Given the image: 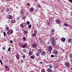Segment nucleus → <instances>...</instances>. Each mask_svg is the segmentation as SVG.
<instances>
[{
    "label": "nucleus",
    "instance_id": "nucleus-10",
    "mask_svg": "<svg viewBox=\"0 0 72 72\" xmlns=\"http://www.w3.org/2000/svg\"><path fill=\"white\" fill-rule=\"evenodd\" d=\"M61 40L62 42H64L66 41V38L64 37H62L61 38Z\"/></svg>",
    "mask_w": 72,
    "mask_h": 72
},
{
    "label": "nucleus",
    "instance_id": "nucleus-64",
    "mask_svg": "<svg viewBox=\"0 0 72 72\" xmlns=\"http://www.w3.org/2000/svg\"><path fill=\"white\" fill-rule=\"evenodd\" d=\"M71 70H72V67L71 68Z\"/></svg>",
    "mask_w": 72,
    "mask_h": 72
},
{
    "label": "nucleus",
    "instance_id": "nucleus-1",
    "mask_svg": "<svg viewBox=\"0 0 72 72\" xmlns=\"http://www.w3.org/2000/svg\"><path fill=\"white\" fill-rule=\"evenodd\" d=\"M48 51H49V53H51V50H53V46L50 45L48 47Z\"/></svg>",
    "mask_w": 72,
    "mask_h": 72
},
{
    "label": "nucleus",
    "instance_id": "nucleus-4",
    "mask_svg": "<svg viewBox=\"0 0 72 72\" xmlns=\"http://www.w3.org/2000/svg\"><path fill=\"white\" fill-rule=\"evenodd\" d=\"M65 64L67 67H68V68L70 66V65H71L70 63L68 62H65Z\"/></svg>",
    "mask_w": 72,
    "mask_h": 72
},
{
    "label": "nucleus",
    "instance_id": "nucleus-33",
    "mask_svg": "<svg viewBox=\"0 0 72 72\" xmlns=\"http://www.w3.org/2000/svg\"><path fill=\"white\" fill-rule=\"evenodd\" d=\"M3 34L4 35V36L5 37L6 36V33L5 32H3Z\"/></svg>",
    "mask_w": 72,
    "mask_h": 72
},
{
    "label": "nucleus",
    "instance_id": "nucleus-27",
    "mask_svg": "<svg viewBox=\"0 0 72 72\" xmlns=\"http://www.w3.org/2000/svg\"><path fill=\"white\" fill-rule=\"evenodd\" d=\"M29 54L30 55H32V52L31 51L29 52Z\"/></svg>",
    "mask_w": 72,
    "mask_h": 72
},
{
    "label": "nucleus",
    "instance_id": "nucleus-31",
    "mask_svg": "<svg viewBox=\"0 0 72 72\" xmlns=\"http://www.w3.org/2000/svg\"><path fill=\"white\" fill-rule=\"evenodd\" d=\"M11 32H10V34H12L13 32V30L10 29Z\"/></svg>",
    "mask_w": 72,
    "mask_h": 72
},
{
    "label": "nucleus",
    "instance_id": "nucleus-54",
    "mask_svg": "<svg viewBox=\"0 0 72 72\" xmlns=\"http://www.w3.org/2000/svg\"><path fill=\"white\" fill-rule=\"evenodd\" d=\"M25 57L26 56H25V55H23V58H25Z\"/></svg>",
    "mask_w": 72,
    "mask_h": 72
},
{
    "label": "nucleus",
    "instance_id": "nucleus-45",
    "mask_svg": "<svg viewBox=\"0 0 72 72\" xmlns=\"http://www.w3.org/2000/svg\"><path fill=\"white\" fill-rule=\"evenodd\" d=\"M38 6L39 8H41V6L40 5V4H38Z\"/></svg>",
    "mask_w": 72,
    "mask_h": 72
},
{
    "label": "nucleus",
    "instance_id": "nucleus-53",
    "mask_svg": "<svg viewBox=\"0 0 72 72\" xmlns=\"http://www.w3.org/2000/svg\"><path fill=\"white\" fill-rule=\"evenodd\" d=\"M19 19V17H18L17 18V20H18Z\"/></svg>",
    "mask_w": 72,
    "mask_h": 72
},
{
    "label": "nucleus",
    "instance_id": "nucleus-63",
    "mask_svg": "<svg viewBox=\"0 0 72 72\" xmlns=\"http://www.w3.org/2000/svg\"><path fill=\"white\" fill-rule=\"evenodd\" d=\"M40 42H42H42H41V41H40Z\"/></svg>",
    "mask_w": 72,
    "mask_h": 72
},
{
    "label": "nucleus",
    "instance_id": "nucleus-30",
    "mask_svg": "<svg viewBox=\"0 0 72 72\" xmlns=\"http://www.w3.org/2000/svg\"><path fill=\"white\" fill-rule=\"evenodd\" d=\"M35 36H36V33H34L33 34L32 36L33 37H35Z\"/></svg>",
    "mask_w": 72,
    "mask_h": 72
},
{
    "label": "nucleus",
    "instance_id": "nucleus-18",
    "mask_svg": "<svg viewBox=\"0 0 72 72\" xmlns=\"http://www.w3.org/2000/svg\"><path fill=\"white\" fill-rule=\"evenodd\" d=\"M56 22L57 23H60V21L59 19H57L56 20Z\"/></svg>",
    "mask_w": 72,
    "mask_h": 72
},
{
    "label": "nucleus",
    "instance_id": "nucleus-61",
    "mask_svg": "<svg viewBox=\"0 0 72 72\" xmlns=\"http://www.w3.org/2000/svg\"><path fill=\"white\" fill-rule=\"evenodd\" d=\"M30 9H33V8H30Z\"/></svg>",
    "mask_w": 72,
    "mask_h": 72
},
{
    "label": "nucleus",
    "instance_id": "nucleus-44",
    "mask_svg": "<svg viewBox=\"0 0 72 72\" xmlns=\"http://www.w3.org/2000/svg\"><path fill=\"white\" fill-rule=\"evenodd\" d=\"M10 48L9 47L8 49V51H10Z\"/></svg>",
    "mask_w": 72,
    "mask_h": 72
},
{
    "label": "nucleus",
    "instance_id": "nucleus-8",
    "mask_svg": "<svg viewBox=\"0 0 72 72\" xmlns=\"http://www.w3.org/2000/svg\"><path fill=\"white\" fill-rule=\"evenodd\" d=\"M46 54V52L45 51H43L41 52V55L43 56H45V55Z\"/></svg>",
    "mask_w": 72,
    "mask_h": 72
},
{
    "label": "nucleus",
    "instance_id": "nucleus-57",
    "mask_svg": "<svg viewBox=\"0 0 72 72\" xmlns=\"http://www.w3.org/2000/svg\"><path fill=\"white\" fill-rule=\"evenodd\" d=\"M49 20L50 21H51V19H50V18H49Z\"/></svg>",
    "mask_w": 72,
    "mask_h": 72
},
{
    "label": "nucleus",
    "instance_id": "nucleus-15",
    "mask_svg": "<svg viewBox=\"0 0 72 72\" xmlns=\"http://www.w3.org/2000/svg\"><path fill=\"white\" fill-rule=\"evenodd\" d=\"M32 59H35V55H32L30 57Z\"/></svg>",
    "mask_w": 72,
    "mask_h": 72
},
{
    "label": "nucleus",
    "instance_id": "nucleus-32",
    "mask_svg": "<svg viewBox=\"0 0 72 72\" xmlns=\"http://www.w3.org/2000/svg\"><path fill=\"white\" fill-rule=\"evenodd\" d=\"M6 30L7 31L9 30V28L8 27H7V26H6Z\"/></svg>",
    "mask_w": 72,
    "mask_h": 72
},
{
    "label": "nucleus",
    "instance_id": "nucleus-20",
    "mask_svg": "<svg viewBox=\"0 0 72 72\" xmlns=\"http://www.w3.org/2000/svg\"><path fill=\"white\" fill-rule=\"evenodd\" d=\"M24 33L26 34V35H27V33H28V32L27 30H25L24 32Z\"/></svg>",
    "mask_w": 72,
    "mask_h": 72
},
{
    "label": "nucleus",
    "instance_id": "nucleus-58",
    "mask_svg": "<svg viewBox=\"0 0 72 72\" xmlns=\"http://www.w3.org/2000/svg\"><path fill=\"white\" fill-rule=\"evenodd\" d=\"M4 56H3V55H2V56H1V57L2 58H4Z\"/></svg>",
    "mask_w": 72,
    "mask_h": 72
},
{
    "label": "nucleus",
    "instance_id": "nucleus-34",
    "mask_svg": "<svg viewBox=\"0 0 72 72\" xmlns=\"http://www.w3.org/2000/svg\"><path fill=\"white\" fill-rule=\"evenodd\" d=\"M28 26V28H31V27L32 26V25H31V24H30L29 26Z\"/></svg>",
    "mask_w": 72,
    "mask_h": 72
},
{
    "label": "nucleus",
    "instance_id": "nucleus-17",
    "mask_svg": "<svg viewBox=\"0 0 72 72\" xmlns=\"http://www.w3.org/2000/svg\"><path fill=\"white\" fill-rule=\"evenodd\" d=\"M16 22L14 20H11V23H15Z\"/></svg>",
    "mask_w": 72,
    "mask_h": 72
},
{
    "label": "nucleus",
    "instance_id": "nucleus-35",
    "mask_svg": "<svg viewBox=\"0 0 72 72\" xmlns=\"http://www.w3.org/2000/svg\"><path fill=\"white\" fill-rule=\"evenodd\" d=\"M23 19H26V16H24V17H22Z\"/></svg>",
    "mask_w": 72,
    "mask_h": 72
},
{
    "label": "nucleus",
    "instance_id": "nucleus-40",
    "mask_svg": "<svg viewBox=\"0 0 72 72\" xmlns=\"http://www.w3.org/2000/svg\"><path fill=\"white\" fill-rule=\"evenodd\" d=\"M47 26H49V25H50V22H48L47 23H46Z\"/></svg>",
    "mask_w": 72,
    "mask_h": 72
},
{
    "label": "nucleus",
    "instance_id": "nucleus-37",
    "mask_svg": "<svg viewBox=\"0 0 72 72\" xmlns=\"http://www.w3.org/2000/svg\"><path fill=\"white\" fill-rule=\"evenodd\" d=\"M5 49H6V48L5 47H3L2 48V49H3V50H4Z\"/></svg>",
    "mask_w": 72,
    "mask_h": 72
},
{
    "label": "nucleus",
    "instance_id": "nucleus-41",
    "mask_svg": "<svg viewBox=\"0 0 72 72\" xmlns=\"http://www.w3.org/2000/svg\"><path fill=\"white\" fill-rule=\"evenodd\" d=\"M26 24H30V22L29 21H27L26 22Z\"/></svg>",
    "mask_w": 72,
    "mask_h": 72
},
{
    "label": "nucleus",
    "instance_id": "nucleus-9",
    "mask_svg": "<svg viewBox=\"0 0 72 72\" xmlns=\"http://www.w3.org/2000/svg\"><path fill=\"white\" fill-rule=\"evenodd\" d=\"M7 33L8 36H9L10 35V29H9L8 30V31H7Z\"/></svg>",
    "mask_w": 72,
    "mask_h": 72
},
{
    "label": "nucleus",
    "instance_id": "nucleus-46",
    "mask_svg": "<svg viewBox=\"0 0 72 72\" xmlns=\"http://www.w3.org/2000/svg\"><path fill=\"white\" fill-rule=\"evenodd\" d=\"M25 61V60L24 59H22V62H24Z\"/></svg>",
    "mask_w": 72,
    "mask_h": 72
},
{
    "label": "nucleus",
    "instance_id": "nucleus-59",
    "mask_svg": "<svg viewBox=\"0 0 72 72\" xmlns=\"http://www.w3.org/2000/svg\"><path fill=\"white\" fill-rule=\"evenodd\" d=\"M6 61L7 62V63H8V60H6Z\"/></svg>",
    "mask_w": 72,
    "mask_h": 72
},
{
    "label": "nucleus",
    "instance_id": "nucleus-25",
    "mask_svg": "<svg viewBox=\"0 0 72 72\" xmlns=\"http://www.w3.org/2000/svg\"><path fill=\"white\" fill-rule=\"evenodd\" d=\"M69 57H70V58L71 59L72 58V54L71 53L70 55H69Z\"/></svg>",
    "mask_w": 72,
    "mask_h": 72
},
{
    "label": "nucleus",
    "instance_id": "nucleus-36",
    "mask_svg": "<svg viewBox=\"0 0 72 72\" xmlns=\"http://www.w3.org/2000/svg\"><path fill=\"white\" fill-rule=\"evenodd\" d=\"M41 72H45V69H42L41 70Z\"/></svg>",
    "mask_w": 72,
    "mask_h": 72
},
{
    "label": "nucleus",
    "instance_id": "nucleus-52",
    "mask_svg": "<svg viewBox=\"0 0 72 72\" xmlns=\"http://www.w3.org/2000/svg\"><path fill=\"white\" fill-rule=\"evenodd\" d=\"M39 63H40V64H42V62L41 61H40L39 62Z\"/></svg>",
    "mask_w": 72,
    "mask_h": 72
},
{
    "label": "nucleus",
    "instance_id": "nucleus-21",
    "mask_svg": "<svg viewBox=\"0 0 72 72\" xmlns=\"http://www.w3.org/2000/svg\"><path fill=\"white\" fill-rule=\"evenodd\" d=\"M52 42H55V39H54V37H53L51 39Z\"/></svg>",
    "mask_w": 72,
    "mask_h": 72
},
{
    "label": "nucleus",
    "instance_id": "nucleus-51",
    "mask_svg": "<svg viewBox=\"0 0 72 72\" xmlns=\"http://www.w3.org/2000/svg\"><path fill=\"white\" fill-rule=\"evenodd\" d=\"M27 5H28V6H30V4L29 3H28Z\"/></svg>",
    "mask_w": 72,
    "mask_h": 72
},
{
    "label": "nucleus",
    "instance_id": "nucleus-24",
    "mask_svg": "<svg viewBox=\"0 0 72 72\" xmlns=\"http://www.w3.org/2000/svg\"><path fill=\"white\" fill-rule=\"evenodd\" d=\"M53 66L52 65H49V67L50 68H52L53 67Z\"/></svg>",
    "mask_w": 72,
    "mask_h": 72
},
{
    "label": "nucleus",
    "instance_id": "nucleus-39",
    "mask_svg": "<svg viewBox=\"0 0 72 72\" xmlns=\"http://www.w3.org/2000/svg\"><path fill=\"white\" fill-rule=\"evenodd\" d=\"M51 58H54V57H55V56H54V55H51Z\"/></svg>",
    "mask_w": 72,
    "mask_h": 72
},
{
    "label": "nucleus",
    "instance_id": "nucleus-2",
    "mask_svg": "<svg viewBox=\"0 0 72 72\" xmlns=\"http://www.w3.org/2000/svg\"><path fill=\"white\" fill-rule=\"evenodd\" d=\"M24 9H21L20 10V12L21 15L23 16L24 15V12L23 11Z\"/></svg>",
    "mask_w": 72,
    "mask_h": 72
},
{
    "label": "nucleus",
    "instance_id": "nucleus-14",
    "mask_svg": "<svg viewBox=\"0 0 72 72\" xmlns=\"http://www.w3.org/2000/svg\"><path fill=\"white\" fill-rule=\"evenodd\" d=\"M72 41V39H69L68 40V42L69 43H71Z\"/></svg>",
    "mask_w": 72,
    "mask_h": 72
},
{
    "label": "nucleus",
    "instance_id": "nucleus-60",
    "mask_svg": "<svg viewBox=\"0 0 72 72\" xmlns=\"http://www.w3.org/2000/svg\"><path fill=\"white\" fill-rule=\"evenodd\" d=\"M71 58V63H72V58Z\"/></svg>",
    "mask_w": 72,
    "mask_h": 72
},
{
    "label": "nucleus",
    "instance_id": "nucleus-29",
    "mask_svg": "<svg viewBox=\"0 0 72 72\" xmlns=\"http://www.w3.org/2000/svg\"><path fill=\"white\" fill-rule=\"evenodd\" d=\"M34 32L35 33H37V30H36V29H34Z\"/></svg>",
    "mask_w": 72,
    "mask_h": 72
},
{
    "label": "nucleus",
    "instance_id": "nucleus-12",
    "mask_svg": "<svg viewBox=\"0 0 72 72\" xmlns=\"http://www.w3.org/2000/svg\"><path fill=\"white\" fill-rule=\"evenodd\" d=\"M37 53H39L40 54V53H42V51L41 50H40V49H38L37 50Z\"/></svg>",
    "mask_w": 72,
    "mask_h": 72
},
{
    "label": "nucleus",
    "instance_id": "nucleus-28",
    "mask_svg": "<svg viewBox=\"0 0 72 72\" xmlns=\"http://www.w3.org/2000/svg\"><path fill=\"white\" fill-rule=\"evenodd\" d=\"M16 57L17 59H19V58H20L19 55H17Z\"/></svg>",
    "mask_w": 72,
    "mask_h": 72
},
{
    "label": "nucleus",
    "instance_id": "nucleus-38",
    "mask_svg": "<svg viewBox=\"0 0 72 72\" xmlns=\"http://www.w3.org/2000/svg\"><path fill=\"white\" fill-rule=\"evenodd\" d=\"M0 62L2 65H3V62L1 60H0Z\"/></svg>",
    "mask_w": 72,
    "mask_h": 72
},
{
    "label": "nucleus",
    "instance_id": "nucleus-23",
    "mask_svg": "<svg viewBox=\"0 0 72 72\" xmlns=\"http://www.w3.org/2000/svg\"><path fill=\"white\" fill-rule=\"evenodd\" d=\"M64 24L65 26H66V27H68V24L67 23H64Z\"/></svg>",
    "mask_w": 72,
    "mask_h": 72
},
{
    "label": "nucleus",
    "instance_id": "nucleus-48",
    "mask_svg": "<svg viewBox=\"0 0 72 72\" xmlns=\"http://www.w3.org/2000/svg\"><path fill=\"white\" fill-rule=\"evenodd\" d=\"M9 10V9H6V12H8Z\"/></svg>",
    "mask_w": 72,
    "mask_h": 72
},
{
    "label": "nucleus",
    "instance_id": "nucleus-7",
    "mask_svg": "<svg viewBox=\"0 0 72 72\" xmlns=\"http://www.w3.org/2000/svg\"><path fill=\"white\" fill-rule=\"evenodd\" d=\"M27 44V43H25L24 44L22 45V46L21 47V48L22 47V48H24H24H27V45H26V44Z\"/></svg>",
    "mask_w": 72,
    "mask_h": 72
},
{
    "label": "nucleus",
    "instance_id": "nucleus-5",
    "mask_svg": "<svg viewBox=\"0 0 72 72\" xmlns=\"http://www.w3.org/2000/svg\"><path fill=\"white\" fill-rule=\"evenodd\" d=\"M24 25L23 26V24H20V26L21 28H24V27H26V26H27V24H26V23H25L24 24Z\"/></svg>",
    "mask_w": 72,
    "mask_h": 72
},
{
    "label": "nucleus",
    "instance_id": "nucleus-55",
    "mask_svg": "<svg viewBox=\"0 0 72 72\" xmlns=\"http://www.w3.org/2000/svg\"><path fill=\"white\" fill-rule=\"evenodd\" d=\"M47 45H49V42H47Z\"/></svg>",
    "mask_w": 72,
    "mask_h": 72
},
{
    "label": "nucleus",
    "instance_id": "nucleus-62",
    "mask_svg": "<svg viewBox=\"0 0 72 72\" xmlns=\"http://www.w3.org/2000/svg\"><path fill=\"white\" fill-rule=\"evenodd\" d=\"M16 8H17V9H18V7H16Z\"/></svg>",
    "mask_w": 72,
    "mask_h": 72
},
{
    "label": "nucleus",
    "instance_id": "nucleus-50",
    "mask_svg": "<svg viewBox=\"0 0 72 72\" xmlns=\"http://www.w3.org/2000/svg\"><path fill=\"white\" fill-rule=\"evenodd\" d=\"M10 43L12 44V43H13V41H12V40H10Z\"/></svg>",
    "mask_w": 72,
    "mask_h": 72
},
{
    "label": "nucleus",
    "instance_id": "nucleus-42",
    "mask_svg": "<svg viewBox=\"0 0 72 72\" xmlns=\"http://www.w3.org/2000/svg\"><path fill=\"white\" fill-rule=\"evenodd\" d=\"M30 12H33V11L34 10V9H30Z\"/></svg>",
    "mask_w": 72,
    "mask_h": 72
},
{
    "label": "nucleus",
    "instance_id": "nucleus-19",
    "mask_svg": "<svg viewBox=\"0 0 72 72\" xmlns=\"http://www.w3.org/2000/svg\"><path fill=\"white\" fill-rule=\"evenodd\" d=\"M4 67L6 69H8V68H9V66H6L5 65H4Z\"/></svg>",
    "mask_w": 72,
    "mask_h": 72
},
{
    "label": "nucleus",
    "instance_id": "nucleus-49",
    "mask_svg": "<svg viewBox=\"0 0 72 72\" xmlns=\"http://www.w3.org/2000/svg\"><path fill=\"white\" fill-rule=\"evenodd\" d=\"M54 47H55V48H57L58 47V46L57 45V44H56L55 45V46H54Z\"/></svg>",
    "mask_w": 72,
    "mask_h": 72
},
{
    "label": "nucleus",
    "instance_id": "nucleus-22",
    "mask_svg": "<svg viewBox=\"0 0 72 72\" xmlns=\"http://www.w3.org/2000/svg\"><path fill=\"white\" fill-rule=\"evenodd\" d=\"M36 55L37 57H39V55H40V53L38 52H37Z\"/></svg>",
    "mask_w": 72,
    "mask_h": 72
},
{
    "label": "nucleus",
    "instance_id": "nucleus-16",
    "mask_svg": "<svg viewBox=\"0 0 72 72\" xmlns=\"http://www.w3.org/2000/svg\"><path fill=\"white\" fill-rule=\"evenodd\" d=\"M48 71L49 72H51L53 71L50 68H48Z\"/></svg>",
    "mask_w": 72,
    "mask_h": 72
},
{
    "label": "nucleus",
    "instance_id": "nucleus-11",
    "mask_svg": "<svg viewBox=\"0 0 72 72\" xmlns=\"http://www.w3.org/2000/svg\"><path fill=\"white\" fill-rule=\"evenodd\" d=\"M13 18V16L10 15H8V19H12Z\"/></svg>",
    "mask_w": 72,
    "mask_h": 72
},
{
    "label": "nucleus",
    "instance_id": "nucleus-43",
    "mask_svg": "<svg viewBox=\"0 0 72 72\" xmlns=\"http://www.w3.org/2000/svg\"><path fill=\"white\" fill-rule=\"evenodd\" d=\"M55 37L56 39H57L59 37V36L57 35L55 36Z\"/></svg>",
    "mask_w": 72,
    "mask_h": 72
},
{
    "label": "nucleus",
    "instance_id": "nucleus-47",
    "mask_svg": "<svg viewBox=\"0 0 72 72\" xmlns=\"http://www.w3.org/2000/svg\"><path fill=\"white\" fill-rule=\"evenodd\" d=\"M26 38L25 37H23V40H26Z\"/></svg>",
    "mask_w": 72,
    "mask_h": 72
},
{
    "label": "nucleus",
    "instance_id": "nucleus-3",
    "mask_svg": "<svg viewBox=\"0 0 72 72\" xmlns=\"http://www.w3.org/2000/svg\"><path fill=\"white\" fill-rule=\"evenodd\" d=\"M37 47V44L36 43H33L32 44V48H34V49H35Z\"/></svg>",
    "mask_w": 72,
    "mask_h": 72
},
{
    "label": "nucleus",
    "instance_id": "nucleus-6",
    "mask_svg": "<svg viewBox=\"0 0 72 72\" xmlns=\"http://www.w3.org/2000/svg\"><path fill=\"white\" fill-rule=\"evenodd\" d=\"M53 53H54V54H57L58 53V51H57V50L56 49L55 50H54L52 51Z\"/></svg>",
    "mask_w": 72,
    "mask_h": 72
},
{
    "label": "nucleus",
    "instance_id": "nucleus-56",
    "mask_svg": "<svg viewBox=\"0 0 72 72\" xmlns=\"http://www.w3.org/2000/svg\"><path fill=\"white\" fill-rule=\"evenodd\" d=\"M69 1L71 3H72V0H69Z\"/></svg>",
    "mask_w": 72,
    "mask_h": 72
},
{
    "label": "nucleus",
    "instance_id": "nucleus-13",
    "mask_svg": "<svg viewBox=\"0 0 72 72\" xmlns=\"http://www.w3.org/2000/svg\"><path fill=\"white\" fill-rule=\"evenodd\" d=\"M52 45L53 46V47L54 48H55V47L54 46H55V42H52Z\"/></svg>",
    "mask_w": 72,
    "mask_h": 72
},
{
    "label": "nucleus",
    "instance_id": "nucleus-26",
    "mask_svg": "<svg viewBox=\"0 0 72 72\" xmlns=\"http://www.w3.org/2000/svg\"><path fill=\"white\" fill-rule=\"evenodd\" d=\"M55 31V30H54V29H52L51 30V32L52 33H54Z\"/></svg>",
    "mask_w": 72,
    "mask_h": 72
}]
</instances>
